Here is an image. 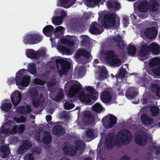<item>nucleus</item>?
Here are the masks:
<instances>
[{
	"label": "nucleus",
	"instance_id": "10",
	"mask_svg": "<svg viewBox=\"0 0 160 160\" xmlns=\"http://www.w3.org/2000/svg\"><path fill=\"white\" fill-rule=\"evenodd\" d=\"M82 89V86L79 83L78 84H73L70 87V90L68 94L69 98H73L74 95L78 93Z\"/></svg>",
	"mask_w": 160,
	"mask_h": 160
},
{
	"label": "nucleus",
	"instance_id": "3",
	"mask_svg": "<svg viewBox=\"0 0 160 160\" xmlns=\"http://www.w3.org/2000/svg\"><path fill=\"white\" fill-rule=\"evenodd\" d=\"M25 69H22L19 70L16 73L15 79L16 85L20 90H22L23 88L28 87L31 81L30 76L24 75L23 72Z\"/></svg>",
	"mask_w": 160,
	"mask_h": 160
},
{
	"label": "nucleus",
	"instance_id": "54",
	"mask_svg": "<svg viewBox=\"0 0 160 160\" xmlns=\"http://www.w3.org/2000/svg\"><path fill=\"white\" fill-rule=\"evenodd\" d=\"M153 73L157 76L160 75V65L157 66L155 68H153L152 69Z\"/></svg>",
	"mask_w": 160,
	"mask_h": 160
},
{
	"label": "nucleus",
	"instance_id": "15",
	"mask_svg": "<svg viewBox=\"0 0 160 160\" xmlns=\"http://www.w3.org/2000/svg\"><path fill=\"white\" fill-rule=\"evenodd\" d=\"M149 51L154 55H158L160 54V46L155 42L151 43L148 45Z\"/></svg>",
	"mask_w": 160,
	"mask_h": 160
},
{
	"label": "nucleus",
	"instance_id": "37",
	"mask_svg": "<svg viewBox=\"0 0 160 160\" xmlns=\"http://www.w3.org/2000/svg\"><path fill=\"white\" fill-rule=\"evenodd\" d=\"M149 64L152 67L160 65V59L158 58L152 59L149 61Z\"/></svg>",
	"mask_w": 160,
	"mask_h": 160
},
{
	"label": "nucleus",
	"instance_id": "28",
	"mask_svg": "<svg viewBox=\"0 0 160 160\" xmlns=\"http://www.w3.org/2000/svg\"><path fill=\"white\" fill-rule=\"evenodd\" d=\"M82 39L81 45L83 47H88L90 44V38L87 35H83L80 36Z\"/></svg>",
	"mask_w": 160,
	"mask_h": 160
},
{
	"label": "nucleus",
	"instance_id": "7",
	"mask_svg": "<svg viewBox=\"0 0 160 160\" xmlns=\"http://www.w3.org/2000/svg\"><path fill=\"white\" fill-rule=\"evenodd\" d=\"M42 38V37L38 33L28 34L24 37L23 42L25 44L33 45L41 42Z\"/></svg>",
	"mask_w": 160,
	"mask_h": 160
},
{
	"label": "nucleus",
	"instance_id": "4",
	"mask_svg": "<svg viewBox=\"0 0 160 160\" xmlns=\"http://www.w3.org/2000/svg\"><path fill=\"white\" fill-rule=\"evenodd\" d=\"M55 61L56 64V67L59 75L62 76L63 75L67 74L71 64L68 61L62 59L57 58L55 57H53L51 58Z\"/></svg>",
	"mask_w": 160,
	"mask_h": 160
},
{
	"label": "nucleus",
	"instance_id": "2",
	"mask_svg": "<svg viewBox=\"0 0 160 160\" xmlns=\"http://www.w3.org/2000/svg\"><path fill=\"white\" fill-rule=\"evenodd\" d=\"M120 23V18L118 16L116 17L114 13L105 14L102 20V25L105 28H108L114 26L118 28Z\"/></svg>",
	"mask_w": 160,
	"mask_h": 160
},
{
	"label": "nucleus",
	"instance_id": "63",
	"mask_svg": "<svg viewBox=\"0 0 160 160\" xmlns=\"http://www.w3.org/2000/svg\"><path fill=\"white\" fill-rule=\"evenodd\" d=\"M46 120L47 121V122L50 124L52 125V121H51V120L52 119V116L51 115H48L46 116Z\"/></svg>",
	"mask_w": 160,
	"mask_h": 160
},
{
	"label": "nucleus",
	"instance_id": "52",
	"mask_svg": "<svg viewBox=\"0 0 160 160\" xmlns=\"http://www.w3.org/2000/svg\"><path fill=\"white\" fill-rule=\"evenodd\" d=\"M86 135L87 137L90 138H94L95 136L94 130L92 129H89L87 131Z\"/></svg>",
	"mask_w": 160,
	"mask_h": 160
},
{
	"label": "nucleus",
	"instance_id": "43",
	"mask_svg": "<svg viewBox=\"0 0 160 160\" xmlns=\"http://www.w3.org/2000/svg\"><path fill=\"white\" fill-rule=\"evenodd\" d=\"M106 54V58L108 61L117 55L115 54V51L113 50H107Z\"/></svg>",
	"mask_w": 160,
	"mask_h": 160
},
{
	"label": "nucleus",
	"instance_id": "47",
	"mask_svg": "<svg viewBox=\"0 0 160 160\" xmlns=\"http://www.w3.org/2000/svg\"><path fill=\"white\" fill-rule=\"evenodd\" d=\"M62 43L66 44L69 46H72L74 44V40L72 39H65L61 41Z\"/></svg>",
	"mask_w": 160,
	"mask_h": 160
},
{
	"label": "nucleus",
	"instance_id": "61",
	"mask_svg": "<svg viewBox=\"0 0 160 160\" xmlns=\"http://www.w3.org/2000/svg\"><path fill=\"white\" fill-rule=\"evenodd\" d=\"M24 160H34V159L33 155L31 153H29L26 155L24 158Z\"/></svg>",
	"mask_w": 160,
	"mask_h": 160
},
{
	"label": "nucleus",
	"instance_id": "5",
	"mask_svg": "<svg viewBox=\"0 0 160 160\" xmlns=\"http://www.w3.org/2000/svg\"><path fill=\"white\" fill-rule=\"evenodd\" d=\"M75 54L76 61L78 63L85 65L92 59L90 53L84 49H78Z\"/></svg>",
	"mask_w": 160,
	"mask_h": 160
},
{
	"label": "nucleus",
	"instance_id": "57",
	"mask_svg": "<svg viewBox=\"0 0 160 160\" xmlns=\"http://www.w3.org/2000/svg\"><path fill=\"white\" fill-rule=\"evenodd\" d=\"M11 142L13 144H16L18 143L19 139L18 137L17 136H13L11 137Z\"/></svg>",
	"mask_w": 160,
	"mask_h": 160
},
{
	"label": "nucleus",
	"instance_id": "42",
	"mask_svg": "<svg viewBox=\"0 0 160 160\" xmlns=\"http://www.w3.org/2000/svg\"><path fill=\"white\" fill-rule=\"evenodd\" d=\"M92 110L97 113L101 112L102 110L103 107L99 103H96L92 107Z\"/></svg>",
	"mask_w": 160,
	"mask_h": 160
},
{
	"label": "nucleus",
	"instance_id": "23",
	"mask_svg": "<svg viewBox=\"0 0 160 160\" xmlns=\"http://www.w3.org/2000/svg\"><path fill=\"white\" fill-rule=\"evenodd\" d=\"M148 3L146 1H144L140 2L138 6V10L142 12H146L148 10Z\"/></svg>",
	"mask_w": 160,
	"mask_h": 160
},
{
	"label": "nucleus",
	"instance_id": "27",
	"mask_svg": "<svg viewBox=\"0 0 160 160\" xmlns=\"http://www.w3.org/2000/svg\"><path fill=\"white\" fill-rule=\"evenodd\" d=\"M0 151L2 153V158H5L9 156V154L10 152L9 147L6 146H2L0 149Z\"/></svg>",
	"mask_w": 160,
	"mask_h": 160
},
{
	"label": "nucleus",
	"instance_id": "11",
	"mask_svg": "<svg viewBox=\"0 0 160 160\" xmlns=\"http://www.w3.org/2000/svg\"><path fill=\"white\" fill-rule=\"evenodd\" d=\"M11 98L13 105L16 107L21 101L22 94L20 92L18 91H15L11 94Z\"/></svg>",
	"mask_w": 160,
	"mask_h": 160
},
{
	"label": "nucleus",
	"instance_id": "49",
	"mask_svg": "<svg viewBox=\"0 0 160 160\" xmlns=\"http://www.w3.org/2000/svg\"><path fill=\"white\" fill-rule=\"evenodd\" d=\"M26 150H28L32 146V142L29 141L28 140H26L24 141L22 144Z\"/></svg>",
	"mask_w": 160,
	"mask_h": 160
},
{
	"label": "nucleus",
	"instance_id": "12",
	"mask_svg": "<svg viewBox=\"0 0 160 160\" xmlns=\"http://www.w3.org/2000/svg\"><path fill=\"white\" fill-rule=\"evenodd\" d=\"M100 25L98 22L96 21L93 22L91 23L89 27V32L93 35L100 34L102 33L100 30Z\"/></svg>",
	"mask_w": 160,
	"mask_h": 160
},
{
	"label": "nucleus",
	"instance_id": "55",
	"mask_svg": "<svg viewBox=\"0 0 160 160\" xmlns=\"http://www.w3.org/2000/svg\"><path fill=\"white\" fill-rule=\"evenodd\" d=\"M17 111L21 114L25 113L26 110L24 106H21L17 108Z\"/></svg>",
	"mask_w": 160,
	"mask_h": 160
},
{
	"label": "nucleus",
	"instance_id": "18",
	"mask_svg": "<svg viewBox=\"0 0 160 160\" xmlns=\"http://www.w3.org/2000/svg\"><path fill=\"white\" fill-rule=\"evenodd\" d=\"M84 119L88 125H91L94 122V118L90 112L86 111L84 112Z\"/></svg>",
	"mask_w": 160,
	"mask_h": 160
},
{
	"label": "nucleus",
	"instance_id": "8",
	"mask_svg": "<svg viewBox=\"0 0 160 160\" xmlns=\"http://www.w3.org/2000/svg\"><path fill=\"white\" fill-rule=\"evenodd\" d=\"M117 121L116 117L112 115L110 116H106L102 118V122L106 128H111L115 125Z\"/></svg>",
	"mask_w": 160,
	"mask_h": 160
},
{
	"label": "nucleus",
	"instance_id": "58",
	"mask_svg": "<svg viewBox=\"0 0 160 160\" xmlns=\"http://www.w3.org/2000/svg\"><path fill=\"white\" fill-rule=\"evenodd\" d=\"M46 55L45 52L43 51H37L36 52L37 58L45 57Z\"/></svg>",
	"mask_w": 160,
	"mask_h": 160
},
{
	"label": "nucleus",
	"instance_id": "24",
	"mask_svg": "<svg viewBox=\"0 0 160 160\" xmlns=\"http://www.w3.org/2000/svg\"><path fill=\"white\" fill-rule=\"evenodd\" d=\"M141 119L142 123L147 125H151L153 121L152 118H150L146 114H142L141 116Z\"/></svg>",
	"mask_w": 160,
	"mask_h": 160
},
{
	"label": "nucleus",
	"instance_id": "33",
	"mask_svg": "<svg viewBox=\"0 0 160 160\" xmlns=\"http://www.w3.org/2000/svg\"><path fill=\"white\" fill-rule=\"evenodd\" d=\"M84 71V67L83 66H82L79 67H76L74 69V73L77 74L79 77H82L83 75Z\"/></svg>",
	"mask_w": 160,
	"mask_h": 160
},
{
	"label": "nucleus",
	"instance_id": "46",
	"mask_svg": "<svg viewBox=\"0 0 160 160\" xmlns=\"http://www.w3.org/2000/svg\"><path fill=\"white\" fill-rule=\"evenodd\" d=\"M136 51V48L134 45L129 46L128 49V52L129 55L132 56L135 55Z\"/></svg>",
	"mask_w": 160,
	"mask_h": 160
},
{
	"label": "nucleus",
	"instance_id": "38",
	"mask_svg": "<svg viewBox=\"0 0 160 160\" xmlns=\"http://www.w3.org/2000/svg\"><path fill=\"white\" fill-rule=\"evenodd\" d=\"M126 73V70L122 67L120 68L118 73L116 74L115 77L117 79L118 78H123L125 77Z\"/></svg>",
	"mask_w": 160,
	"mask_h": 160
},
{
	"label": "nucleus",
	"instance_id": "51",
	"mask_svg": "<svg viewBox=\"0 0 160 160\" xmlns=\"http://www.w3.org/2000/svg\"><path fill=\"white\" fill-rule=\"evenodd\" d=\"M75 106V104L73 103H71L69 101L66 102L64 105V108L66 110H70L73 108Z\"/></svg>",
	"mask_w": 160,
	"mask_h": 160
},
{
	"label": "nucleus",
	"instance_id": "17",
	"mask_svg": "<svg viewBox=\"0 0 160 160\" xmlns=\"http://www.w3.org/2000/svg\"><path fill=\"white\" fill-rule=\"evenodd\" d=\"M53 134L58 136L63 135L65 132V129L61 125L55 126L52 129Z\"/></svg>",
	"mask_w": 160,
	"mask_h": 160
},
{
	"label": "nucleus",
	"instance_id": "26",
	"mask_svg": "<svg viewBox=\"0 0 160 160\" xmlns=\"http://www.w3.org/2000/svg\"><path fill=\"white\" fill-rule=\"evenodd\" d=\"M108 61L110 64L113 66L118 67L121 65V61L118 58L117 55L109 60Z\"/></svg>",
	"mask_w": 160,
	"mask_h": 160
},
{
	"label": "nucleus",
	"instance_id": "34",
	"mask_svg": "<svg viewBox=\"0 0 160 160\" xmlns=\"http://www.w3.org/2000/svg\"><path fill=\"white\" fill-rule=\"evenodd\" d=\"M151 89L152 91L155 92L156 95L160 97V87L156 83H152L151 86Z\"/></svg>",
	"mask_w": 160,
	"mask_h": 160
},
{
	"label": "nucleus",
	"instance_id": "32",
	"mask_svg": "<svg viewBox=\"0 0 160 160\" xmlns=\"http://www.w3.org/2000/svg\"><path fill=\"white\" fill-rule=\"evenodd\" d=\"M12 107V104L10 102H5L2 103L0 107L1 110L4 111L5 112H8L11 108Z\"/></svg>",
	"mask_w": 160,
	"mask_h": 160
},
{
	"label": "nucleus",
	"instance_id": "9",
	"mask_svg": "<svg viewBox=\"0 0 160 160\" xmlns=\"http://www.w3.org/2000/svg\"><path fill=\"white\" fill-rule=\"evenodd\" d=\"M64 30V28L62 26L57 27L54 29V27L52 26L48 25L43 28L42 32L45 36L50 37L54 32L56 33L58 31L62 32Z\"/></svg>",
	"mask_w": 160,
	"mask_h": 160
},
{
	"label": "nucleus",
	"instance_id": "64",
	"mask_svg": "<svg viewBox=\"0 0 160 160\" xmlns=\"http://www.w3.org/2000/svg\"><path fill=\"white\" fill-rule=\"evenodd\" d=\"M107 78V72L104 73H100L99 78L101 79H105Z\"/></svg>",
	"mask_w": 160,
	"mask_h": 160
},
{
	"label": "nucleus",
	"instance_id": "6",
	"mask_svg": "<svg viewBox=\"0 0 160 160\" xmlns=\"http://www.w3.org/2000/svg\"><path fill=\"white\" fill-rule=\"evenodd\" d=\"M132 138L131 132L127 129L121 130L116 136V138L117 139L118 142L124 144L129 143Z\"/></svg>",
	"mask_w": 160,
	"mask_h": 160
},
{
	"label": "nucleus",
	"instance_id": "53",
	"mask_svg": "<svg viewBox=\"0 0 160 160\" xmlns=\"http://www.w3.org/2000/svg\"><path fill=\"white\" fill-rule=\"evenodd\" d=\"M34 83L35 84L40 85H44L45 82V81L41 80L38 78H36L34 80Z\"/></svg>",
	"mask_w": 160,
	"mask_h": 160
},
{
	"label": "nucleus",
	"instance_id": "60",
	"mask_svg": "<svg viewBox=\"0 0 160 160\" xmlns=\"http://www.w3.org/2000/svg\"><path fill=\"white\" fill-rule=\"evenodd\" d=\"M25 129V125L23 124L21 125L18 128V132L19 134L22 133L23 132Z\"/></svg>",
	"mask_w": 160,
	"mask_h": 160
},
{
	"label": "nucleus",
	"instance_id": "30",
	"mask_svg": "<svg viewBox=\"0 0 160 160\" xmlns=\"http://www.w3.org/2000/svg\"><path fill=\"white\" fill-rule=\"evenodd\" d=\"M90 95L88 93L85 94L84 92L81 93L79 96V100L82 102L87 103L90 102Z\"/></svg>",
	"mask_w": 160,
	"mask_h": 160
},
{
	"label": "nucleus",
	"instance_id": "40",
	"mask_svg": "<svg viewBox=\"0 0 160 160\" xmlns=\"http://www.w3.org/2000/svg\"><path fill=\"white\" fill-rule=\"evenodd\" d=\"M150 111L152 113V116L153 117H155L158 114L159 109L158 107L154 106L150 108Z\"/></svg>",
	"mask_w": 160,
	"mask_h": 160
},
{
	"label": "nucleus",
	"instance_id": "16",
	"mask_svg": "<svg viewBox=\"0 0 160 160\" xmlns=\"http://www.w3.org/2000/svg\"><path fill=\"white\" fill-rule=\"evenodd\" d=\"M76 0H58L59 6L65 8H68L73 5Z\"/></svg>",
	"mask_w": 160,
	"mask_h": 160
},
{
	"label": "nucleus",
	"instance_id": "25",
	"mask_svg": "<svg viewBox=\"0 0 160 160\" xmlns=\"http://www.w3.org/2000/svg\"><path fill=\"white\" fill-rule=\"evenodd\" d=\"M138 94V92L135 91L131 89L127 90L125 93L126 97L129 99L135 98Z\"/></svg>",
	"mask_w": 160,
	"mask_h": 160
},
{
	"label": "nucleus",
	"instance_id": "36",
	"mask_svg": "<svg viewBox=\"0 0 160 160\" xmlns=\"http://www.w3.org/2000/svg\"><path fill=\"white\" fill-rule=\"evenodd\" d=\"M26 55L28 58L31 59H35L37 58L36 52L32 49L27 50L26 52Z\"/></svg>",
	"mask_w": 160,
	"mask_h": 160
},
{
	"label": "nucleus",
	"instance_id": "41",
	"mask_svg": "<svg viewBox=\"0 0 160 160\" xmlns=\"http://www.w3.org/2000/svg\"><path fill=\"white\" fill-rule=\"evenodd\" d=\"M28 70L31 74L33 75L35 74L37 72L36 64L33 63H30L29 65Z\"/></svg>",
	"mask_w": 160,
	"mask_h": 160
},
{
	"label": "nucleus",
	"instance_id": "31",
	"mask_svg": "<svg viewBox=\"0 0 160 160\" xmlns=\"http://www.w3.org/2000/svg\"><path fill=\"white\" fill-rule=\"evenodd\" d=\"M44 132H46V133L42 138V141L45 144H48L50 143L51 142L52 140V136L50 133L47 131H45Z\"/></svg>",
	"mask_w": 160,
	"mask_h": 160
},
{
	"label": "nucleus",
	"instance_id": "39",
	"mask_svg": "<svg viewBox=\"0 0 160 160\" xmlns=\"http://www.w3.org/2000/svg\"><path fill=\"white\" fill-rule=\"evenodd\" d=\"M158 6L159 4L156 0L152 1L150 2V9L152 11H156Z\"/></svg>",
	"mask_w": 160,
	"mask_h": 160
},
{
	"label": "nucleus",
	"instance_id": "44",
	"mask_svg": "<svg viewBox=\"0 0 160 160\" xmlns=\"http://www.w3.org/2000/svg\"><path fill=\"white\" fill-rule=\"evenodd\" d=\"M62 18L59 16H55L52 19V22L54 25H61L62 22Z\"/></svg>",
	"mask_w": 160,
	"mask_h": 160
},
{
	"label": "nucleus",
	"instance_id": "48",
	"mask_svg": "<svg viewBox=\"0 0 160 160\" xmlns=\"http://www.w3.org/2000/svg\"><path fill=\"white\" fill-rule=\"evenodd\" d=\"M64 94L63 92L60 91L58 93L54 100L57 102H58L62 100Z\"/></svg>",
	"mask_w": 160,
	"mask_h": 160
},
{
	"label": "nucleus",
	"instance_id": "35",
	"mask_svg": "<svg viewBox=\"0 0 160 160\" xmlns=\"http://www.w3.org/2000/svg\"><path fill=\"white\" fill-rule=\"evenodd\" d=\"M33 106L36 108L39 107L42 103V99L38 97L32 100Z\"/></svg>",
	"mask_w": 160,
	"mask_h": 160
},
{
	"label": "nucleus",
	"instance_id": "21",
	"mask_svg": "<svg viewBox=\"0 0 160 160\" xmlns=\"http://www.w3.org/2000/svg\"><path fill=\"white\" fill-rule=\"evenodd\" d=\"M121 36L117 35L113 38V40L116 43H117L118 48L120 49H123L125 47L123 41L122 40Z\"/></svg>",
	"mask_w": 160,
	"mask_h": 160
},
{
	"label": "nucleus",
	"instance_id": "50",
	"mask_svg": "<svg viewBox=\"0 0 160 160\" xmlns=\"http://www.w3.org/2000/svg\"><path fill=\"white\" fill-rule=\"evenodd\" d=\"M121 82H116L115 84L113 85V88L116 91V92L118 91L119 92H121L122 91V90L121 88Z\"/></svg>",
	"mask_w": 160,
	"mask_h": 160
},
{
	"label": "nucleus",
	"instance_id": "56",
	"mask_svg": "<svg viewBox=\"0 0 160 160\" xmlns=\"http://www.w3.org/2000/svg\"><path fill=\"white\" fill-rule=\"evenodd\" d=\"M95 89L91 86H88L86 88L87 92L89 93L91 95L94 94V91Z\"/></svg>",
	"mask_w": 160,
	"mask_h": 160
},
{
	"label": "nucleus",
	"instance_id": "1",
	"mask_svg": "<svg viewBox=\"0 0 160 160\" xmlns=\"http://www.w3.org/2000/svg\"><path fill=\"white\" fill-rule=\"evenodd\" d=\"M76 148L73 146H69L68 145H65L63 148L64 153L71 156H74L78 152L79 154H81L84 152L85 150V144L82 142L80 140H76L75 142Z\"/></svg>",
	"mask_w": 160,
	"mask_h": 160
},
{
	"label": "nucleus",
	"instance_id": "13",
	"mask_svg": "<svg viewBox=\"0 0 160 160\" xmlns=\"http://www.w3.org/2000/svg\"><path fill=\"white\" fill-rule=\"evenodd\" d=\"M145 35L148 38L152 39L155 38L157 36V30L154 27L147 28L144 32Z\"/></svg>",
	"mask_w": 160,
	"mask_h": 160
},
{
	"label": "nucleus",
	"instance_id": "22",
	"mask_svg": "<svg viewBox=\"0 0 160 160\" xmlns=\"http://www.w3.org/2000/svg\"><path fill=\"white\" fill-rule=\"evenodd\" d=\"M38 92L37 89L35 88H32L29 90L27 96L29 98L32 100L33 98L38 97Z\"/></svg>",
	"mask_w": 160,
	"mask_h": 160
},
{
	"label": "nucleus",
	"instance_id": "19",
	"mask_svg": "<svg viewBox=\"0 0 160 160\" xmlns=\"http://www.w3.org/2000/svg\"><path fill=\"white\" fill-rule=\"evenodd\" d=\"M149 49L148 45L146 44L142 45L139 51V53L141 55L140 59L141 60H144L146 59V58L145 59H144L143 57L146 56L148 54V53L150 52Z\"/></svg>",
	"mask_w": 160,
	"mask_h": 160
},
{
	"label": "nucleus",
	"instance_id": "62",
	"mask_svg": "<svg viewBox=\"0 0 160 160\" xmlns=\"http://www.w3.org/2000/svg\"><path fill=\"white\" fill-rule=\"evenodd\" d=\"M27 150H26V149L24 148V147L22 145L18 148V152L20 154H22L26 152Z\"/></svg>",
	"mask_w": 160,
	"mask_h": 160
},
{
	"label": "nucleus",
	"instance_id": "14",
	"mask_svg": "<svg viewBox=\"0 0 160 160\" xmlns=\"http://www.w3.org/2000/svg\"><path fill=\"white\" fill-rule=\"evenodd\" d=\"M135 141L139 146H142L147 142L146 136L144 134H138L134 137Z\"/></svg>",
	"mask_w": 160,
	"mask_h": 160
},
{
	"label": "nucleus",
	"instance_id": "29",
	"mask_svg": "<svg viewBox=\"0 0 160 160\" xmlns=\"http://www.w3.org/2000/svg\"><path fill=\"white\" fill-rule=\"evenodd\" d=\"M113 139L114 136L112 134L110 133L107 136L106 140V146L107 148H110L113 147L112 141Z\"/></svg>",
	"mask_w": 160,
	"mask_h": 160
},
{
	"label": "nucleus",
	"instance_id": "45",
	"mask_svg": "<svg viewBox=\"0 0 160 160\" xmlns=\"http://www.w3.org/2000/svg\"><path fill=\"white\" fill-rule=\"evenodd\" d=\"M58 49L61 51L63 54H69L71 52V51L68 48L61 45L58 47Z\"/></svg>",
	"mask_w": 160,
	"mask_h": 160
},
{
	"label": "nucleus",
	"instance_id": "59",
	"mask_svg": "<svg viewBox=\"0 0 160 160\" xmlns=\"http://www.w3.org/2000/svg\"><path fill=\"white\" fill-rule=\"evenodd\" d=\"M129 18L128 17H125L123 19V23L125 27H126L129 24Z\"/></svg>",
	"mask_w": 160,
	"mask_h": 160
},
{
	"label": "nucleus",
	"instance_id": "20",
	"mask_svg": "<svg viewBox=\"0 0 160 160\" xmlns=\"http://www.w3.org/2000/svg\"><path fill=\"white\" fill-rule=\"evenodd\" d=\"M100 98L102 101L104 102H109L111 100V96L109 91H103L101 95Z\"/></svg>",
	"mask_w": 160,
	"mask_h": 160
}]
</instances>
